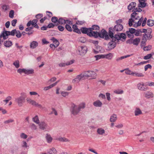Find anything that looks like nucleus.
<instances>
[{
	"label": "nucleus",
	"instance_id": "30",
	"mask_svg": "<svg viewBox=\"0 0 154 154\" xmlns=\"http://www.w3.org/2000/svg\"><path fill=\"white\" fill-rule=\"evenodd\" d=\"M66 20L61 18L58 19V23L60 25H64L66 23Z\"/></svg>",
	"mask_w": 154,
	"mask_h": 154
},
{
	"label": "nucleus",
	"instance_id": "7",
	"mask_svg": "<svg viewBox=\"0 0 154 154\" xmlns=\"http://www.w3.org/2000/svg\"><path fill=\"white\" fill-rule=\"evenodd\" d=\"M115 39H116V40H117L118 41L120 40L121 38H122L124 40L122 39L121 40L122 41H124L125 40L126 38V34L123 33H119V34H115Z\"/></svg>",
	"mask_w": 154,
	"mask_h": 154
},
{
	"label": "nucleus",
	"instance_id": "23",
	"mask_svg": "<svg viewBox=\"0 0 154 154\" xmlns=\"http://www.w3.org/2000/svg\"><path fill=\"white\" fill-rule=\"evenodd\" d=\"M0 36L1 38L2 37L4 40H5L8 38V37L7 36L6 33L5 32V30L2 32L0 35Z\"/></svg>",
	"mask_w": 154,
	"mask_h": 154
},
{
	"label": "nucleus",
	"instance_id": "3",
	"mask_svg": "<svg viewBox=\"0 0 154 154\" xmlns=\"http://www.w3.org/2000/svg\"><path fill=\"white\" fill-rule=\"evenodd\" d=\"M21 96L15 99V101L17 103L19 106H22L23 103L25 102V100L27 97L26 94L24 92H21Z\"/></svg>",
	"mask_w": 154,
	"mask_h": 154
},
{
	"label": "nucleus",
	"instance_id": "4",
	"mask_svg": "<svg viewBox=\"0 0 154 154\" xmlns=\"http://www.w3.org/2000/svg\"><path fill=\"white\" fill-rule=\"evenodd\" d=\"M122 22V19L116 20L115 21V23L116 24L113 28V30L115 32H119L122 31L123 28V26L121 24Z\"/></svg>",
	"mask_w": 154,
	"mask_h": 154
},
{
	"label": "nucleus",
	"instance_id": "62",
	"mask_svg": "<svg viewBox=\"0 0 154 154\" xmlns=\"http://www.w3.org/2000/svg\"><path fill=\"white\" fill-rule=\"evenodd\" d=\"M106 94L107 99L108 100L110 101L111 100V98L110 97V94L109 93H106Z\"/></svg>",
	"mask_w": 154,
	"mask_h": 154
},
{
	"label": "nucleus",
	"instance_id": "11",
	"mask_svg": "<svg viewBox=\"0 0 154 154\" xmlns=\"http://www.w3.org/2000/svg\"><path fill=\"white\" fill-rule=\"evenodd\" d=\"M38 124L39 126V128L41 129L44 130L47 128V125L44 122H39Z\"/></svg>",
	"mask_w": 154,
	"mask_h": 154
},
{
	"label": "nucleus",
	"instance_id": "35",
	"mask_svg": "<svg viewBox=\"0 0 154 154\" xmlns=\"http://www.w3.org/2000/svg\"><path fill=\"white\" fill-rule=\"evenodd\" d=\"M13 64L15 66L16 68H18L20 66L19 62L18 60H16L14 62Z\"/></svg>",
	"mask_w": 154,
	"mask_h": 154
},
{
	"label": "nucleus",
	"instance_id": "36",
	"mask_svg": "<svg viewBox=\"0 0 154 154\" xmlns=\"http://www.w3.org/2000/svg\"><path fill=\"white\" fill-rule=\"evenodd\" d=\"M51 20L52 22L55 23L58 22V19L57 17H53L51 19Z\"/></svg>",
	"mask_w": 154,
	"mask_h": 154
},
{
	"label": "nucleus",
	"instance_id": "25",
	"mask_svg": "<svg viewBox=\"0 0 154 154\" xmlns=\"http://www.w3.org/2000/svg\"><path fill=\"white\" fill-rule=\"evenodd\" d=\"M91 28V32H94L93 30H98L100 29L99 26L97 25H94L92 26Z\"/></svg>",
	"mask_w": 154,
	"mask_h": 154
},
{
	"label": "nucleus",
	"instance_id": "15",
	"mask_svg": "<svg viewBox=\"0 0 154 154\" xmlns=\"http://www.w3.org/2000/svg\"><path fill=\"white\" fill-rule=\"evenodd\" d=\"M4 45L6 47L9 48L12 45V43L11 41L9 40L6 41L4 42Z\"/></svg>",
	"mask_w": 154,
	"mask_h": 154
},
{
	"label": "nucleus",
	"instance_id": "44",
	"mask_svg": "<svg viewBox=\"0 0 154 154\" xmlns=\"http://www.w3.org/2000/svg\"><path fill=\"white\" fill-rule=\"evenodd\" d=\"M141 33H142V32L140 29L136 30V31L135 33V35L136 36H139Z\"/></svg>",
	"mask_w": 154,
	"mask_h": 154
},
{
	"label": "nucleus",
	"instance_id": "63",
	"mask_svg": "<svg viewBox=\"0 0 154 154\" xmlns=\"http://www.w3.org/2000/svg\"><path fill=\"white\" fill-rule=\"evenodd\" d=\"M17 19H14L11 22L12 25L13 26H15L16 23H17Z\"/></svg>",
	"mask_w": 154,
	"mask_h": 154
},
{
	"label": "nucleus",
	"instance_id": "40",
	"mask_svg": "<svg viewBox=\"0 0 154 154\" xmlns=\"http://www.w3.org/2000/svg\"><path fill=\"white\" fill-rule=\"evenodd\" d=\"M15 34L16 36L18 38H20L21 36V34L19 31L16 30Z\"/></svg>",
	"mask_w": 154,
	"mask_h": 154
},
{
	"label": "nucleus",
	"instance_id": "52",
	"mask_svg": "<svg viewBox=\"0 0 154 154\" xmlns=\"http://www.w3.org/2000/svg\"><path fill=\"white\" fill-rule=\"evenodd\" d=\"M38 21V20L37 19L33 20H32L31 21V25L34 26L35 25L37 24Z\"/></svg>",
	"mask_w": 154,
	"mask_h": 154
},
{
	"label": "nucleus",
	"instance_id": "42",
	"mask_svg": "<svg viewBox=\"0 0 154 154\" xmlns=\"http://www.w3.org/2000/svg\"><path fill=\"white\" fill-rule=\"evenodd\" d=\"M135 74L138 77H143L144 75L142 73H138L136 72H133V75Z\"/></svg>",
	"mask_w": 154,
	"mask_h": 154
},
{
	"label": "nucleus",
	"instance_id": "53",
	"mask_svg": "<svg viewBox=\"0 0 154 154\" xmlns=\"http://www.w3.org/2000/svg\"><path fill=\"white\" fill-rule=\"evenodd\" d=\"M11 98H12L11 96H9L6 98L5 100H4L3 101L5 102H6V104H7L8 101L11 99Z\"/></svg>",
	"mask_w": 154,
	"mask_h": 154
},
{
	"label": "nucleus",
	"instance_id": "38",
	"mask_svg": "<svg viewBox=\"0 0 154 154\" xmlns=\"http://www.w3.org/2000/svg\"><path fill=\"white\" fill-rule=\"evenodd\" d=\"M152 46L151 45H149L148 46L144 47L143 49L144 51H148L150 50Z\"/></svg>",
	"mask_w": 154,
	"mask_h": 154
},
{
	"label": "nucleus",
	"instance_id": "32",
	"mask_svg": "<svg viewBox=\"0 0 154 154\" xmlns=\"http://www.w3.org/2000/svg\"><path fill=\"white\" fill-rule=\"evenodd\" d=\"M154 54V53H152V54H147L145 56L143 57V59L145 60H147L150 58L152 55Z\"/></svg>",
	"mask_w": 154,
	"mask_h": 154
},
{
	"label": "nucleus",
	"instance_id": "55",
	"mask_svg": "<svg viewBox=\"0 0 154 154\" xmlns=\"http://www.w3.org/2000/svg\"><path fill=\"white\" fill-rule=\"evenodd\" d=\"M142 9L139 7L138 8H136L132 10V12L135 11L137 12H140L142 11Z\"/></svg>",
	"mask_w": 154,
	"mask_h": 154
},
{
	"label": "nucleus",
	"instance_id": "12",
	"mask_svg": "<svg viewBox=\"0 0 154 154\" xmlns=\"http://www.w3.org/2000/svg\"><path fill=\"white\" fill-rule=\"evenodd\" d=\"M146 0H138L139 4L138 7L139 8H143L146 7L147 4L145 2Z\"/></svg>",
	"mask_w": 154,
	"mask_h": 154
},
{
	"label": "nucleus",
	"instance_id": "47",
	"mask_svg": "<svg viewBox=\"0 0 154 154\" xmlns=\"http://www.w3.org/2000/svg\"><path fill=\"white\" fill-rule=\"evenodd\" d=\"M58 25V24H57V25H55L52 23H50L47 26V27H48V28H53L55 26H57Z\"/></svg>",
	"mask_w": 154,
	"mask_h": 154
},
{
	"label": "nucleus",
	"instance_id": "10",
	"mask_svg": "<svg viewBox=\"0 0 154 154\" xmlns=\"http://www.w3.org/2000/svg\"><path fill=\"white\" fill-rule=\"evenodd\" d=\"M116 41H113L112 40L107 44L108 50L110 51L114 48L116 46V43L115 42Z\"/></svg>",
	"mask_w": 154,
	"mask_h": 154
},
{
	"label": "nucleus",
	"instance_id": "16",
	"mask_svg": "<svg viewBox=\"0 0 154 154\" xmlns=\"http://www.w3.org/2000/svg\"><path fill=\"white\" fill-rule=\"evenodd\" d=\"M136 4L135 2H131L130 3L129 5H128V8L129 10H131L136 7Z\"/></svg>",
	"mask_w": 154,
	"mask_h": 154
},
{
	"label": "nucleus",
	"instance_id": "43",
	"mask_svg": "<svg viewBox=\"0 0 154 154\" xmlns=\"http://www.w3.org/2000/svg\"><path fill=\"white\" fill-rule=\"evenodd\" d=\"M65 28L69 32H71L72 31V29L71 27L68 24H66L65 26Z\"/></svg>",
	"mask_w": 154,
	"mask_h": 154
},
{
	"label": "nucleus",
	"instance_id": "2",
	"mask_svg": "<svg viewBox=\"0 0 154 154\" xmlns=\"http://www.w3.org/2000/svg\"><path fill=\"white\" fill-rule=\"evenodd\" d=\"M85 107V104L82 103L77 106L73 104L72 105L71 109V113L74 115L75 116L80 111L81 109H84Z\"/></svg>",
	"mask_w": 154,
	"mask_h": 154
},
{
	"label": "nucleus",
	"instance_id": "20",
	"mask_svg": "<svg viewBox=\"0 0 154 154\" xmlns=\"http://www.w3.org/2000/svg\"><path fill=\"white\" fill-rule=\"evenodd\" d=\"M142 112L141 110L139 108H136L134 111V115L135 116H137L142 114Z\"/></svg>",
	"mask_w": 154,
	"mask_h": 154
},
{
	"label": "nucleus",
	"instance_id": "17",
	"mask_svg": "<svg viewBox=\"0 0 154 154\" xmlns=\"http://www.w3.org/2000/svg\"><path fill=\"white\" fill-rule=\"evenodd\" d=\"M145 96L146 98H149L150 97H153L154 96L153 93L150 91H147L145 93Z\"/></svg>",
	"mask_w": 154,
	"mask_h": 154
},
{
	"label": "nucleus",
	"instance_id": "61",
	"mask_svg": "<svg viewBox=\"0 0 154 154\" xmlns=\"http://www.w3.org/2000/svg\"><path fill=\"white\" fill-rule=\"evenodd\" d=\"M126 42L127 44H133V39L131 38L130 39H128L126 41Z\"/></svg>",
	"mask_w": 154,
	"mask_h": 154
},
{
	"label": "nucleus",
	"instance_id": "51",
	"mask_svg": "<svg viewBox=\"0 0 154 154\" xmlns=\"http://www.w3.org/2000/svg\"><path fill=\"white\" fill-rule=\"evenodd\" d=\"M43 16L42 14H38L35 15V17L37 19H40Z\"/></svg>",
	"mask_w": 154,
	"mask_h": 154
},
{
	"label": "nucleus",
	"instance_id": "41",
	"mask_svg": "<svg viewBox=\"0 0 154 154\" xmlns=\"http://www.w3.org/2000/svg\"><path fill=\"white\" fill-rule=\"evenodd\" d=\"M114 92L117 94H122L123 93V91L120 90H115L114 91Z\"/></svg>",
	"mask_w": 154,
	"mask_h": 154
},
{
	"label": "nucleus",
	"instance_id": "59",
	"mask_svg": "<svg viewBox=\"0 0 154 154\" xmlns=\"http://www.w3.org/2000/svg\"><path fill=\"white\" fill-rule=\"evenodd\" d=\"M79 42L82 43H84L86 41V39L84 37H81L79 39Z\"/></svg>",
	"mask_w": 154,
	"mask_h": 154
},
{
	"label": "nucleus",
	"instance_id": "28",
	"mask_svg": "<svg viewBox=\"0 0 154 154\" xmlns=\"http://www.w3.org/2000/svg\"><path fill=\"white\" fill-rule=\"evenodd\" d=\"M25 74L27 75L32 74L34 73V70L32 69H26Z\"/></svg>",
	"mask_w": 154,
	"mask_h": 154
},
{
	"label": "nucleus",
	"instance_id": "29",
	"mask_svg": "<svg viewBox=\"0 0 154 154\" xmlns=\"http://www.w3.org/2000/svg\"><path fill=\"white\" fill-rule=\"evenodd\" d=\"M46 138L47 141L48 142V143H51L52 140V138L51 136L50 135L48 134H47L46 135Z\"/></svg>",
	"mask_w": 154,
	"mask_h": 154
},
{
	"label": "nucleus",
	"instance_id": "54",
	"mask_svg": "<svg viewBox=\"0 0 154 154\" xmlns=\"http://www.w3.org/2000/svg\"><path fill=\"white\" fill-rule=\"evenodd\" d=\"M77 78L80 81L82 78H84L82 74H81L76 76Z\"/></svg>",
	"mask_w": 154,
	"mask_h": 154
},
{
	"label": "nucleus",
	"instance_id": "27",
	"mask_svg": "<svg viewBox=\"0 0 154 154\" xmlns=\"http://www.w3.org/2000/svg\"><path fill=\"white\" fill-rule=\"evenodd\" d=\"M104 58H105L108 59L110 60L112 57V54L110 53L106 54H103Z\"/></svg>",
	"mask_w": 154,
	"mask_h": 154
},
{
	"label": "nucleus",
	"instance_id": "58",
	"mask_svg": "<svg viewBox=\"0 0 154 154\" xmlns=\"http://www.w3.org/2000/svg\"><path fill=\"white\" fill-rule=\"evenodd\" d=\"M31 128L32 130H35L37 129L36 126L33 123L31 124Z\"/></svg>",
	"mask_w": 154,
	"mask_h": 154
},
{
	"label": "nucleus",
	"instance_id": "33",
	"mask_svg": "<svg viewBox=\"0 0 154 154\" xmlns=\"http://www.w3.org/2000/svg\"><path fill=\"white\" fill-rule=\"evenodd\" d=\"M149 38L148 34H147L146 33H144L143 35V37L142 40L143 41H146L147 39Z\"/></svg>",
	"mask_w": 154,
	"mask_h": 154
},
{
	"label": "nucleus",
	"instance_id": "60",
	"mask_svg": "<svg viewBox=\"0 0 154 154\" xmlns=\"http://www.w3.org/2000/svg\"><path fill=\"white\" fill-rule=\"evenodd\" d=\"M14 121V120L12 119H8L7 120L5 121L4 122V123L5 124H7L10 123Z\"/></svg>",
	"mask_w": 154,
	"mask_h": 154
},
{
	"label": "nucleus",
	"instance_id": "24",
	"mask_svg": "<svg viewBox=\"0 0 154 154\" xmlns=\"http://www.w3.org/2000/svg\"><path fill=\"white\" fill-rule=\"evenodd\" d=\"M146 24L149 26H152L154 25V20H148L146 22Z\"/></svg>",
	"mask_w": 154,
	"mask_h": 154
},
{
	"label": "nucleus",
	"instance_id": "31",
	"mask_svg": "<svg viewBox=\"0 0 154 154\" xmlns=\"http://www.w3.org/2000/svg\"><path fill=\"white\" fill-rule=\"evenodd\" d=\"M32 120L34 122L37 124H38L40 122L38 117L37 115H36L35 117L33 118Z\"/></svg>",
	"mask_w": 154,
	"mask_h": 154
},
{
	"label": "nucleus",
	"instance_id": "56",
	"mask_svg": "<svg viewBox=\"0 0 154 154\" xmlns=\"http://www.w3.org/2000/svg\"><path fill=\"white\" fill-rule=\"evenodd\" d=\"M21 137L23 139H26L27 137V136L24 133H22L20 135Z\"/></svg>",
	"mask_w": 154,
	"mask_h": 154
},
{
	"label": "nucleus",
	"instance_id": "14",
	"mask_svg": "<svg viewBox=\"0 0 154 154\" xmlns=\"http://www.w3.org/2000/svg\"><path fill=\"white\" fill-rule=\"evenodd\" d=\"M38 45L37 42L35 41H33L30 43V47L31 48L34 49Z\"/></svg>",
	"mask_w": 154,
	"mask_h": 154
},
{
	"label": "nucleus",
	"instance_id": "26",
	"mask_svg": "<svg viewBox=\"0 0 154 154\" xmlns=\"http://www.w3.org/2000/svg\"><path fill=\"white\" fill-rule=\"evenodd\" d=\"M140 38H137L134 39H133V44L134 45L137 46L140 42Z\"/></svg>",
	"mask_w": 154,
	"mask_h": 154
},
{
	"label": "nucleus",
	"instance_id": "49",
	"mask_svg": "<svg viewBox=\"0 0 154 154\" xmlns=\"http://www.w3.org/2000/svg\"><path fill=\"white\" fill-rule=\"evenodd\" d=\"M85 23V22L84 20H77L76 22L77 24L79 25H82Z\"/></svg>",
	"mask_w": 154,
	"mask_h": 154
},
{
	"label": "nucleus",
	"instance_id": "48",
	"mask_svg": "<svg viewBox=\"0 0 154 154\" xmlns=\"http://www.w3.org/2000/svg\"><path fill=\"white\" fill-rule=\"evenodd\" d=\"M125 72L127 74L133 75V72L130 70L128 69H127L125 70Z\"/></svg>",
	"mask_w": 154,
	"mask_h": 154
},
{
	"label": "nucleus",
	"instance_id": "18",
	"mask_svg": "<svg viewBox=\"0 0 154 154\" xmlns=\"http://www.w3.org/2000/svg\"><path fill=\"white\" fill-rule=\"evenodd\" d=\"M88 77H91L92 78H94L97 75V74L95 72L92 71H88ZM95 78H93L92 79H94Z\"/></svg>",
	"mask_w": 154,
	"mask_h": 154
},
{
	"label": "nucleus",
	"instance_id": "46",
	"mask_svg": "<svg viewBox=\"0 0 154 154\" xmlns=\"http://www.w3.org/2000/svg\"><path fill=\"white\" fill-rule=\"evenodd\" d=\"M14 11L13 10L10 11L9 13V17L11 18H13L14 16Z\"/></svg>",
	"mask_w": 154,
	"mask_h": 154
},
{
	"label": "nucleus",
	"instance_id": "39",
	"mask_svg": "<svg viewBox=\"0 0 154 154\" xmlns=\"http://www.w3.org/2000/svg\"><path fill=\"white\" fill-rule=\"evenodd\" d=\"M18 149V148L17 146H15V147H13L11 152L12 153L14 154L17 150Z\"/></svg>",
	"mask_w": 154,
	"mask_h": 154
},
{
	"label": "nucleus",
	"instance_id": "5",
	"mask_svg": "<svg viewBox=\"0 0 154 154\" xmlns=\"http://www.w3.org/2000/svg\"><path fill=\"white\" fill-rule=\"evenodd\" d=\"M87 48L85 46H79L76 51L78 55L81 56H83L86 53Z\"/></svg>",
	"mask_w": 154,
	"mask_h": 154
},
{
	"label": "nucleus",
	"instance_id": "50",
	"mask_svg": "<svg viewBox=\"0 0 154 154\" xmlns=\"http://www.w3.org/2000/svg\"><path fill=\"white\" fill-rule=\"evenodd\" d=\"M152 67V66L149 64H148L147 65H146L144 66L145 71H146L148 69H151Z\"/></svg>",
	"mask_w": 154,
	"mask_h": 154
},
{
	"label": "nucleus",
	"instance_id": "8",
	"mask_svg": "<svg viewBox=\"0 0 154 154\" xmlns=\"http://www.w3.org/2000/svg\"><path fill=\"white\" fill-rule=\"evenodd\" d=\"M115 31L113 30V28L112 27H110L109 28V31L108 32V34L109 35L107 34L109 38V37L112 40H113V41H116V39H115V35L114 36V33H115ZM109 39V38L108 39V40Z\"/></svg>",
	"mask_w": 154,
	"mask_h": 154
},
{
	"label": "nucleus",
	"instance_id": "22",
	"mask_svg": "<svg viewBox=\"0 0 154 154\" xmlns=\"http://www.w3.org/2000/svg\"><path fill=\"white\" fill-rule=\"evenodd\" d=\"M97 132L100 135H103L105 133V131L103 128H99L97 130Z\"/></svg>",
	"mask_w": 154,
	"mask_h": 154
},
{
	"label": "nucleus",
	"instance_id": "37",
	"mask_svg": "<svg viewBox=\"0 0 154 154\" xmlns=\"http://www.w3.org/2000/svg\"><path fill=\"white\" fill-rule=\"evenodd\" d=\"M59 141L62 142H67L69 141V140L65 137H60L58 138Z\"/></svg>",
	"mask_w": 154,
	"mask_h": 154
},
{
	"label": "nucleus",
	"instance_id": "34",
	"mask_svg": "<svg viewBox=\"0 0 154 154\" xmlns=\"http://www.w3.org/2000/svg\"><path fill=\"white\" fill-rule=\"evenodd\" d=\"M26 71V69H19L17 70V72L21 74L22 73H25Z\"/></svg>",
	"mask_w": 154,
	"mask_h": 154
},
{
	"label": "nucleus",
	"instance_id": "6",
	"mask_svg": "<svg viewBox=\"0 0 154 154\" xmlns=\"http://www.w3.org/2000/svg\"><path fill=\"white\" fill-rule=\"evenodd\" d=\"M136 31V30L133 28H129V30L126 32V33L128 37L129 38H133L134 37L133 35Z\"/></svg>",
	"mask_w": 154,
	"mask_h": 154
},
{
	"label": "nucleus",
	"instance_id": "9",
	"mask_svg": "<svg viewBox=\"0 0 154 154\" xmlns=\"http://www.w3.org/2000/svg\"><path fill=\"white\" fill-rule=\"evenodd\" d=\"M137 87L139 90L142 91H145L148 89V88L146 85H145L143 82H140L138 84Z\"/></svg>",
	"mask_w": 154,
	"mask_h": 154
},
{
	"label": "nucleus",
	"instance_id": "64",
	"mask_svg": "<svg viewBox=\"0 0 154 154\" xmlns=\"http://www.w3.org/2000/svg\"><path fill=\"white\" fill-rule=\"evenodd\" d=\"M74 62V60H71L70 61H69L68 62H67L66 63V65L68 66L69 65H70L72 63H73Z\"/></svg>",
	"mask_w": 154,
	"mask_h": 154
},
{
	"label": "nucleus",
	"instance_id": "13",
	"mask_svg": "<svg viewBox=\"0 0 154 154\" xmlns=\"http://www.w3.org/2000/svg\"><path fill=\"white\" fill-rule=\"evenodd\" d=\"M93 105L95 107H101L102 105V103L99 100H97L94 102Z\"/></svg>",
	"mask_w": 154,
	"mask_h": 154
},
{
	"label": "nucleus",
	"instance_id": "19",
	"mask_svg": "<svg viewBox=\"0 0 154 154\" xmlns=\"http://www.w3.org/2000/svg\"><path fill=\"white\" fill-rule=\"evenodd\" d=\"M51 40L54 44V45L55 46V48L57 47L59 45V42L55 38L53 37L51 38Z\"/></svg>",
	"mask_w": 154,
	"mask_h": 154
},
{
	"label": "nucleus",
	"instance_id": "57",
	"mask_svg": "<svg viewBox=\"0 0 154 154\" xmlns=\"http://www.w3.org/2000/svg\"><path fill=\"white\" fill-rule=\"evenodd\" d=\"M57 28L58 29V30L60 31H63L64 30V27L61 25L58 26L57 27Z\"/></svg>",
	"mask_w": 154,
	"mask_h": 154
},
{
	"label": "nucleus",
	"instance_id": "1",
	"mask_svg": "<svg viewBox=\"0 0 154 154\" xmlns=\"http://www.w3.org/2000/svg\"><path fill=\"white\" fill-rule=\"evenodd\" d=\"M80 30L82 33L86 34L90 37H94L95 38L99 37L101 38H104L106 40L109 39L106 31L104 29H103L100 32H91L90 27L86 28L82 27L80 28Z\"/></svg>",
	"mask_w": 154,
	"mask_h": 154
},
{
	"label": "nucleus",
	"instance_id": "45",
	"mask_svg": "<svg viewBox=\"0 0 154 154\" xmlns=\"http://www.w3.org/2000/svg\"><path fill=\"white\" fill-rule=\"evenodd\" d=\"M103 56L104 55L103 54L99 55H96L95 57L96 58V60H97L101 58H104Z\"/></svg>",
	"mask_w": 154,
	"mask_h": 154
},
{
	"label": "nucleus",
	"instance_id": "21",
	"mask_svg": "<svg viewBox=\"0 0 154 154\" xmlns=\"http://www.w3.org/2000/svg\"><path fill=\"white\" fill-rule=\"evenodd\" d=\"M117 119V116L116 114H113L110 116V121L111 122H115Z\"/></svg>",
	"mask_w": 154,
	"mask_h": 154
}]
</instances>
